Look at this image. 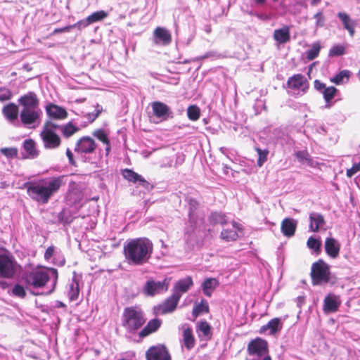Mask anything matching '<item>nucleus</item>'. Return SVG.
<instances>
[{"label": "nucleus", "instance_id": "f257e3e1", "mask_svg": "<svg viewBox=\"0 0 360 360\" xmlns=\"http://www.w3.org/2000/svg\"><path fill=\"white\" fill-rule=\"evenodd\" d=\"M64 176H49L24 184L28 196L34 202L45 205L65 184Z\"/></svg>", "mask_w": 360, "mask_h": 360}, {"label": "nucleus", "instance_id": "f03ea898", "mask_svg": "<svg viewBox=\"0 0 360 360\" xmlns=\"http://www.w3.org/2000/svg\"><path fill=\"white\" fill-rule=\"evenodd\" d=\"M20 122L27 128L35 129L41 122L43 112L39 107V101L35 93L29 91L18 100Z\"/></svg>", "mask_w": 360, "mask_h": 360}, {"label": "nucleus", "instance_id": "7ed1b4c3", "mask_svg": "<svg viewBox=\"0 0 360 360\" xmlns=\"http://www.w3.org/2000/svg\"><path fill=\"white\" fill-rule=\"evenodd\" d=\"M152 242L146 238L127 240L123 252L127 263L132 266H141L148 262L153 252Z\"/></svg>", "mask_w": 360, "mask_h": 360}, {"label": "nucleus", "instance_id": "20e7f679", "mask_svg": "<svg viewBox=\"0 0 360 360\" xmlns=\"http://www.w3.org/2000/svg\"><path fill=\"white\" fill-rule=\"evenodd\" d=\"M50 279H53V288L49 293H51L53 290L58 280V271L56 269H35L25 273L23 276L25 283L27 285L32 286L35 288L44 286Z\"/></svg>", "mask_w": 360, "mask_h": 360}, {"label": "nucleus", "instance_id": "39448f33", "mask_svg": "<svg viewBox=\"0 0 360 360\" xmlns=\"http://www.w3.org/2000/svg\"><path fill=\"white\" fill-rule=\"evenodd\" d=\"M20 269V266L11 252L6 249L0 250V278H13ZM0 287L6 289L8 287L7 282L0 279Z\"/></svg>", "mask_w": 360, "mask_h": 360}, {"label": "nucleus", "instance_id": "423d86ee", "mask_svg": "<svg viewBox=\"0 0 360 360\" xmlns=\"http://www.w3.org/2000/svg\"><path fill=\"white\" fill-rule=\"evenodd\" d=\"M146 321L143 311L138 307H128L123 311L122 325L131 335L136 333L138 330L146 323Z\"/></svg>", "mask_w": 360, "mask_h": 360}, {"label": "nucleus", "instance_id": "0eeeda50", "mask_svg": "<svg viewBox=\"0 0 360 360\" xmlns=\"http://www.w3.org/2000/svg\"><path fill=\"white\" fill-rule=\"evenodd\" d=\"M246 360H271L266 341L256 338L248 345Z\"/></svg>", "mask_w": 360, "mask_h": 360}, {"label": "nucleus", "instance_id": "6e6552de", "mask_svg": "<svg viewBox=\"0 0 360 360\" xmlns=\"http://www.w3.org/2000/svg\"><path fill=\"white\" fill-rule=\"evenodd\" d=\"M57 124L49 122H46L41 132L44 147L46 148H56L60 144V139L56 133Z\"/></svg>", "mask_w": 360, "mask_h": 360}, {"label": "nucleus", "instance_id": "1a4fd4ad", "mask_svg": "<svg viewBox=\"0 0 360 360\" xmlns=\"http://www.w3.org/2000/svg\"><path fill=\"white\" fill-rule=\"evenodd\" d=\"M330 267L322 260H319L312 264L311 279L314 285L326 283L330 280Z\"/></svg>", "mask_w": 360, "mask_h": 360}, {"label": "nucleus", "instance_id": "9d476101", "mask_svg": "<svg viewBox=\"0 0 360 360\" xmlns=\"http://www.w3.org/2000/svg\"><path fill=\"white\" fill-rule=\"evenodd\" d=\"M97 146V143L92 137L84 136L77 140L75 152L83 157L87 154L94 153Z\"/></svg>", "mask_w": 360, "mask_h": 360}, {"label": "nucleus", "instance_id": "9b49d317", "mask_svg": "<svg viewBox=\"0 0 360 360\" xmlns=\"http://www.w3.org/2000/svg\"><path fill=\"white\" fill-rule=\"evenodd\" d=\"M198 207V203L195 200L191 199L189 200V227L186 229V233L193 231L203 223L202 216L197 212Z\"/></svg>", "mask_w": 360, "mask_h": 360}, {"label": "nucleus", "instance_id": "f8f14e48", "mask_svg": "<svg viewBox=\"0 0 360 360\" xmlns=\"http://www.w3.org/2000/svg\"><path fill=\"white\" fill-rule=\"evenodd\" d=\"M287 85L294 94H304L309 87L305 77L301 74L290 77L287 82Z\"/></svg>", "mask_w": 360, "mask_h": 360}, {"label": "nucleus", "instance_id": "ddd939ff", "mask_svg": "<svg viewBox=\"0 0 360 360\" xmlns=\"http://www.w3.org/2000/svg\"><path fill=\"white\" fill-rule=\"evenodd\" d=\"M168 287L169 282L167 279L162 281L149 280L146 283L143 287V292L148 296H154L166 292L168 290Z\"/></svg>", "mask_w": 360, "mask_h": 360}, {"label": "nucleus", "instance_id": "4468645a", "mask_svg": "<svg viewBox=\"0 0 360 360\" xmlns=\"http://www.w3.org/2000/svg\"><path fill=\"white\" fill-rule=\"evenodd\" d=\"M2 114L9 124L15 127L20 125V121L18 120L20 116L18 106L14 103L5 105L2 108Z\"/></svg>", "mask_w": 360, "mask_h": 360}, {"label": "nucleus", "instance_id": "2eb2a0df", "mask_svg": "<svg viewBox=\"0 0 360 360\" xmlns=\"http://www.w3.org/2000/svg\"><path fill=\"white\" fill-rule=\"evenodd\" d=\"M153 116L157 122L165 121L172 117V112L170 108L164 103L155 101L151 103Z\"/></svg>", "mask_w": 360, "mask_h": 360}, {"label": "nucleus", "instance_id": "dca6fc26", "mask_svg": "<svg viewBox=\"0 0 360 360\" xmlns=\"http://www.w3.org/2000/svg\"><path fill=\"white\" fill-rule=\"evenodd\" d=\"M241 229L240 224L236 222L226 224L221 232L220 238L226 242L235 241L238 239V232L241 231Z\"/></svg>", "mask_w": 360, "mask_h": 360}, {"label": "nucleus", "instance_id": "f3484780", "mask_svg": "<svg viewBox=\"0 0 360 360\" xmlns=\"http://www.w3.org/2000/svg\"><path fill=\"white\" fill-rule=\"evenodd\" d=\"M147 360H171L170 354L163 345L150 347L146 352Z\"/></svg>", "mask_w": 360, "mask_h": 360}, {"label": "nucleus", "instance_id": "a211bd4d", "mask_svg": "<svg viewBox=\"0 0 360 360\" xmlns=\"http://www.w3.org/2000/svg\"><path fill=\"white\" fill-rule=\"evenodd\" d=\"M179 300L177 296L172 293L162 304L155 307L154 310L156 314H165L171 313L176 308Z\"/></svg>", "mask_w": 360, "mask_h": 360}, {"label": "nucleus", "instance_id": "6ab92c4d", "mask_svg": "<svg viewBox=\"0 0 360 360\" xmlns=\"http://www.w3.org/2000/svg\"><path fill=\"white\" fill-rule=\"evenodd\" d=\"M123 177L129 181L138 183L139 185L143 186L147 190H150L153 186L150 185L142 176L136 173L130 169H124L122 171Z\"/></svg>", "mask_w": 360, "mask_h": 360}, {"label": "nucleus", "instance_id": "aec40b11", "mask_svg": "<svg viewBox=\"0 0 360 360\" xmlns=\"http://www.w3.org/2000/svg\"><path fill=\"white\" fill-rule=\"evenodd\" d=\"M193 285V282L192 278L191 276H186L175 283L172 293L180 299L182 295L186 293Z\"/></svg>", "mask_w": 360, "mask_h": 360}, {"label": "nucleus", "instance_id": "412c9836", "mask_svg": "<svg viewBox=\"0 0 360 360\" xmlns=\"http://www.w3.org/2000/svg\"><path fill=\"white\" fill-rule=\"evenodd\" d=\"M153 40L156 44L167 46L171 43L172 36L165 27H158L153 32Z\"/></svg>", "mask_w": 360, "mask_h": 360}, {"label": "nucleus", "instance_id": "4be33fe9", "mask_svg": "<svg viewBox=\"0 0 360 360\" xmlns=\"http://www.w3.org/2000/svg\"><path fill=\"white\" fill-rule=\"evenodd\" d=\"M340 305L339 297L334 294H329L323 300V311L326 314L335 312Z\"/></svg>", "mask_w": 360, "mask_h": 360}, {"label": "nucleus", "instance_id": "5701e85b", "mask_svg": "<svg viewBox=\"0 0 360 360\" xmlns=\"http://www.w3.org/2000/svg\"><path fill=\"white\" fill-rule=\"evenodd\" d=\"M309 231L312 232H318L326 224L323 216L318 212H311L309 216Z\"/></svg>", "mask_w": 360, "mask_h": 360}, {"label": "nucleus", "instance_id": "b1692460", "mask_svg": "<svg viewBox=\"0 0 360 360\" xmlns=\"http://www.w3.org/2000/svg\"><path fill=\"white\" fill-rule=\"evenodd\" d=\"M324 248L326 254L331 258H336L339 255L340 244L336 239L331 237L326 238Z\"/></svg>", "mask_w": 360, "mask_h": 360}, {"label": "nucleus", "instance_id": "393cba45", "mask_svg": "<svg viewBox=\"0 0 360 360\" xmlns=\"http://www.w3.org/2000/svg\"><path fill=\"white\" fill-rule=\"evenodd\" d=\"M46 111L47 115L52 119L64 120L68 117V112L65 108L53 103L46 106Z\"/></svg>", "mask_w": 360, "mask_h": 360}, {"label": "nucleus", "instance_id": "a878e982", "mask_svg": "<svg viewBox=\"0 0 360 360\" xmlns=\"http://www.w3.org/2000/svg\"><path fill=\"white\" fill-rule=\"evenodd\" d=\"M182 346L185 347L188 350H191L195 346V340L193 334V330L188 326H183Z\"/></svg>", "mask_w": 360, "mask_h": 360}, {"label": "nucleus", "instance_id": "bb28decb", "mask_svg": "<svg viewBox=\"0 0 360 360\" xmlns=\"http://www.w3.org/2000/svg\"><path fill=\"white\" fill-rule=\"evenodd\" d=\"M274 39L278 44H285L290 40V27L285 25L274 32Z\"/></svg>", "mask_w": 360, "mask_h": 360}, {"label": "nucleus", "instance_id": "cd10ccee", "mask_svg": "<svg viewBox=\"0 0 360 360\" xmlns=\"http://www.w3.org/2000/svg\"><path fill=\"white\" fill-rule=\"evenodd\" d=\"M92 136L105 145V155L108 156L111 150V144L108 138V132L104 129H97L92 132Z\"/></svg>", "mask_w": 360, "mask_h": 360}, {"label": "nucleus", "instance_id": "c85d7f7f", "mask_svg": "<svg viewBox=\"0 0 360 360\" xmlns=\"http://www.w3.org/2000/svg\"><path fill=\"white\" fill-rule=\"evenodd\" d=\"M297 227V221L291 218H286L281 222V232L285 236L291 237L294 236Z\"/></svg>", "mask_w": 360, "mask_h": 360}, {"label": "nucleus", "instance_id": "c756f323", "mask_svg": "<svg viewBox=\"0 0 360 360\" xmlns=\"http://www.w3.org/2000/svg\"><path fill=\"white\" fill-rule=\"evenodd\" d=\"M162 321L158 319H154L148 321L147 325L139 332L140 338H145L157 331L160 327Z\"/></svg>", "mask_w": 360, "mask_h": 360}, {"label": "nucleus", "instance_id": "7c9ffc66", "mask_svg": "<svg viewBox=\"0 0 360 360\" xmlns=\"http://www.w3.org/2000/svg\"><path fill=\"white\" fill-rule=\"evenodd\" d=\"M196 330L198 334V337L201 340H208L212 338L211 326L207 321H200L198 323L196 326Z\"/></svg>", "mask_w": 360, "mask_h": 360}, {"label": "nucleus", "instance_id": "2f4dec72", "mask_svg": "<svg viewBox=\"0 0 360 360\" xmlns=\"http://www.w3.org/2000/svg\"><path fill=\"white\" fill-rule=\"evenodd\" d=\"M57 129H58L65 138H70L75 133L80 130V127L76 124H74L72 122L63 125L57 124Z\"/></svg>", "mask_w": 360, "mask_h": 360}, {"label": "nucleus", "instance_id": "473e14b6", "mask_svg": "<svg viewBox=\"0 0 360 360\" xmlns=\"http://www.w3.org/2000/svg\"><path fill=\"white\" fill-rule=\"evenodd\" d=\"M219 285V281L214 278L205 279L201 285L202 292L207 297H211L212 292Z\"/></svg>", "mask_w": 360, "mask_h": 360}, {"label": "nucleus", "instance_id": "72a5a7b5", "mask_svg": "<svg viewBox=\"0 0 360 360\" xmlns=\"http://www.w3.org/2000/svg\"><path fill=\"white\" fill-rule=\"evenodd\" d=\"M79 295V281L75 276L69 284L68 290V296L70 301H75L78 299Z\"/></svg>", "mask_w": 360, "mask_h": 360}, {"label": "nucleus", "instance_id": "f704fd0d", "mask_svg": "<svg viewBox=\"0 0 360 360\" xmlns=\"http://www.w3.org/2000/svg\"><path fill=\"white\" fill-rule=\"evenodd\" d=\"M282 328V323L279 318H274L270 320L267 324L263 326L261 328L262 331L269 330L270 335H274L278 331L281 330Z\"/></svg>", "mask_w": 360, "mask_h": 360}, {"label": "nucleus", "instance_id": "c9c22d12", "mask_svg": "<svg viewBox=\"0 0 360 360\" xmlns=\"http://www.w3.org/2000/svg\"><path fill=\"white\" fill-rule=\"evenodd\" d=\"M23 149L26 153L25 158H34L38 155L36 143L32 139H26L23 142Z\"/></svg>", "mask_w": 360, "mask_h": 360}, {"label": "nucleus", "instance_id": "e433bc0d", "mask_svg": "<svg viewBox=\"0 0 360 360\" xmlns=\"http://www.w3.org/2000/svg\"><path fill=\"white\" fill-rule=\"evenodd\" d=\"M336 92L337 89L334 86L327 87V89L323 91L322 94L326 103V108H329L332 106L333 103L331 101L335 97Z\"/></svg>", "mask_w": 360, "mask_h": 360}, {"label": "nucleus", "instance_id": "4c0bfd02", "mask_svg": "<svg viewBox=\"0 0 360 360\" xmlns=\"http://www.w3.org/2000/svg\"><path fill=\"white\" fill-rule=\"evenodd\" d=\"M349 77L350 72L349 70H345L340 72L335 77H333L331 79V82L336 84H343L345 82L348 81Z\"/></svg>", "mask_w": 360, "mask_h": 360}, {"label": "nucleus", "instance_id": "58836bf2", "mask_svg": "<svg viewBox=\"0 0 360 360\" xmlns=\"http://www.w3.org/2000/svg\"><path fill=\"white\" fill-rule=\"evenodd\" d=\"M321 50V46L319 42L314 43L311 47L305 52L306 58L308 60H312L318 57Z\"/></svg>", "mask_w": 360, "mask_h": 360}, {"label": "nucleus", "instance_id": "ea45409f", "mask_svg": "<svg viewBox=\"0 0 360 360\" xmlns=\"http://www.w3.org/2000/svg\"><path fill=\"white\" fill-rule=\"evenodd\" d=\"M209 307L206 301L202 300L201 302L195 305L193 309V316L195 317L198 316L202 312H208Z\"/></svg>", "mask_w": 360, "mask_h": 360}, {"label": "nucleus", "instance_id": "a19ab883", "mask_svg": "<svg viewBox=\"0 0 360 360\" xmlns=\"http://www.w3.org/2000/svg\"><path fill=\"white\" fill-rule=\"evenodd\" d=\"M255 150L257 153L258 155V159H257V165L259 167H262L265 162L267 160V156L269 155V150L267 149H261L259 147H255Z\"/></svg>", "mask_w": 360, "mask_h": 360}, {"label": "nucleus", "instance_id": "79ce46f5", "mask_svg": "<svg viewBox=\"0 0 360 360\" xmlns=\"http://www.w3.org/2000/svg\"><path fill=\"white\" fill-rule=\"evenodd\" d=\"M108 13L104 11H98L88 16L91 24L103 20L108 16Z\"/></svg>", "mask_w": 360, "mask_h": 360}, {"label": "nucleus", "instance_id": "37998d69", "mask_svg": "<svg viewBox=\"0 0 360 360\" xmlns=\"http://www.w3.org/2000/svg\"><path fill=\"white\" fill-rule=\"evenodd\" d=\"M200 115V108L196 105H191L187 109V115L189 120L195 121L199 119Z\"/></svg>", "mask_w": 360, "mask_h": 360}, {"label": "nucleus", "instance_id": "c03bdc74", "mask_svg": "<svg viewBox=\"0 0 360 360\" xmlns=\"http://www.w3.org/2000/svg\"><path fill=\"white\" fill-rule=\"evenodd\" d=\"M211 221L214 224H221L226 226L227 224L226 217L221 212H214L210 216Z\"/></svg>", "mask_w": 360, "mask_h": 360}, {"label": "nucleus", "instance_id": "a18cd8bd", "mask_svg": "<svg viewBox=\"0 0 360 360\" xmlns=\"http://www.w3.org/2000/svg\"><path fill=\"white\" fill-rule=\"evenodd\" d=\"M337 15L343 24L345 29L356 22L355 20L351 19L349 15L346 13L339 12Z\"/></svg>", "mask_w": 360, "mask_h": 360}, {"label": "nucleus", "instance_id": "49530a36", "mask_svg": "<svg viewBox=\"0 0 360 360\" xmlns=\"http://www.w3.org/2000/svg\"><path fill=\"white\" fill-rule=\"evenodd\" d=\"M13 96L12 91L7 87H0V101L4 102L11 100Z\"/></svg>", "mask_w": 360, "mask_h": 360}, {"label": "nucleus", "instance_id": "de8ad7c7", "mask_svg": "<svg viewBox=\"0 0 360 360\" xmlns=\"http://www.w3.org/2000/svg\"><path fill=\"white\" fill-rule=\"evenodd\" d=\"M307 246L315 252H319L321 248V241L311 236L307 240Z\"/></svg>", "mask_w": 360, "mask_h": 360}, {"label": "nucleus", "instance_id": "09e8293b", "mask_svg": "<svg viewBox=\"0 0 360 360\" xmlns=\"http://www.w3.org/2000/svg\"><path fill=\"white\" fill-rule=\"evenodd\" d=\"M102 108L96 109L94 112L86 113L84 117L88 120L87 122L81 124V127H86L89 123L93 122L99 115Z\"/></svg>", "mask_w": 360, "mask_h": 360}, {"label": "nucleus", "instance_id": "8fccbe9b", "mask_svg": "<svg viewBox=\"0 0 360 360\" xmlns=\"http://www.w3.org/2000/svg\"><path fill=\"white\" fill-rule=\"evenodd\" d=\"M51 262L54 264L60 266H62L65 264V257H64L63 255L62 254V252L60 251V249L58 248L55 256H53V257L51 259Z\"/></svg>", "mask_w": 360, "mask_h": 360}, {"label": "nucleus", "instance_id": "3c124183", "mask_svg": "<svg viewBox=\"0 0 360 360\" xmlns=\"http://www.w3.org/2000/svg\"><path fill=\"white\" fill-rule=\"evenodd\" d=\"M314 18L316 20L315 27L316 29L323 27L326 21V18L322 11L317 12L314 15Z\"/></svg>", "mask_w": 360, "mask_h": 360}, {"label": "nucleus", "instance_id": "603ef678", "mask_svg": "<svg viewBox=\"0 0 360 360\" xmlns=\"http://www.w3.org/2000/svg\"><path fill=\"white\" fill-rule=\"evenodd\" d=\"M12 294L14 296L23 298L26 295V292L23 286L19 284H15L12 289Z\"/></svg>", "mask_w": 360, "mask_h": 360}, {"label": "nucleus", "instance_id": "864d4df0", "mask_svg": "<svg viewBox=\"0 0 360 360\" xmlns=\"http://www.w3.org/2000/svg\"><path fill=\"white\" fill-rule=\"evenodd\" d=\"M344 53L345 48L343 46L340 44L333 46L329 51L330 56H339L343 55Z\"/></svg>", "mask_w": 360, "mask_h": 360}, {"label": "nucleus", "instance_id": "5fc2aeb1", "mask_svg": "<svg viewBox=\"0 0 360 360\" xmlns=\"http://www.w3.org/2000/svg\"><path fill=\"white\" fill-rule=\"evenodd\" d=\"M89 25H91V22L89 20V18H86L85 19L81 20L76 22L74 25H71V27L72 28H77L78 30H81L86 27H88Z\"/></svg>", "mask_w": 360, "mask_h": 360}, {"label": "nucleus", "instance_id": "6e6d98bb", "mask_svg": "<svg viewBox=\"0 0 360 360\" xmlns=\"http://www.w3.org/2000/svg\"><path fill=\"white\" fill-rule=\"evenodd\" d=\"M1 153L8 158H13L17 155L18 150L15 148H3Z\"/></svg>", "mask_w": 360, "mask_h": 360}, {"label": "nucleus", "instance_id": "4d7b16f0", "mask_svg": "<svg viewBox=\"0 0 360 360\" xmlns=\"http://www.w3.org/2000/svg\"><path fill=\"white\" fill-rule=\"evenodd\" d=\"M296 158L301 162H308L309 160V155L306 150H299L295 153Z\"/></svg>", "mask_w": 360, "mask_h": 360}, {"label": "nucleus", "instance_id": "13d9d810", "mask_svg": "<svg viewBox=\"0 0 360 360\" xmlns=\"http://www.w3.org/2000/svg\"><path fill=\"white\" fill-rule=\"evenodd\" d=\"M57 250L58 248H55L54 246L49 247L44 253V259L46 261L51 260L53 256H55Z\"/></svg>", "mask_w": 360, "mask_h": 360}, {"label": "nucleus", "instance_id": "bf43d9fd", "mask_svg": "<svg viewBox=\"0 0 360 360\" xmlns=\"http://www.w3.org/2000/svg\"><path fill=\"white\" fill-rule=\"evenodd\" d=\"M358 172H360V162L354 163L350 169L347 170V176L350 178Z\"/></svg>", "mask_w": 360, "mask_h": 360}, {"label": "nucleus", "instance_id": "052dcab7", "mask_svg": "<svg viewBox=\"0 0 360 360\" xmlns=\"http://www.w3.org/2000/svg\"><path fill=\"white\" fill-rule=\"evenodd\" d=\"M71 29H72L71 25H68V26H65V27H63L61 28H56L53 31L52 35L56 34L58 33H61V32H68L70 31Z\"/></svg>", "mask_w": 360, "mask_h": 360}, {"label": "nucleus", "instance_id": "680f3d73", "mask_svg": "<svg viewBox=\"0 0 360 360\" xmlns=\"http://www.w3.org/2000/svg\"><path fill=\"white\" fill-rule=\"evenodd\" d=\"M314 87L316 90L321 91V93H323V91L327 89V87H326L325 84L321 82L319 80H315Z\"/></svg>", "mask_w": 360, "mask_h": 360}, {"label": "nucleus", "instance_id": "e2e57ef3", "mask_svg": "<svg viewBox=\"0 0 360 360\" xmlns=\"http://www.w3.org/2000/svg\"><path fill=\"white\" fill-rule=\"evenodd\" d=\"M66 155H67V156L68 158L69 162L71 165H75V161H74V159H73V154H72V153L71 152V150L69 148H68L66 150Z\"/></svg>", "mask_w": 360, "mask_h": 360}, {"label": "nucleus", "instance_id": "0e129e2a", "mask_svg": "<svg viewBox=\"0 0 360 360\" xmlns=\"http://www.w3.org/2000/svg\"><path fill=\"white\" fill-rule=\"evenodd\" d=\"M355 26H356V22H354V24H352V25H349V27H347V28H345V30H347L349 34V35L352 37H354V33H355Z\"/></svg>", "mask_w": 360, "mask_h": 360}, {"label": "nucleus", "instance_id": "69168bd1", "mask_svg": "<svg viewBox=\"0 0 360 360\" xmlns=\"http://www.w3.org/2000/svg\"><path fill=\"white\" fill-rule=\"evenodd\" d=\"M250 1L255 6H263L266 4V0H250Z\"/></svg>", "mask_w": 360, "mask_h": 360}, {"label": "nucleus", "instance_id": "338daca9", "mask_svg": "<svg viewBox=\"0 0 360 360\" xmlns=\"http://www.w3.org/2000/svg\"><path fill=\"white\" fill-rule=\"evenodd\" d=\"M56 307H65V304L60 302V301H57L56 303Z\"/></svg>", "mask_w": 360, "mask_h": 360}, {"label": "nucleus", "instance_id": "774afa93", "mask_svg": "<svg viewBox=\"0 0 360 360\" xmlns=\"http://www.w3.org/2000/svg\"><path fill=\"white\" fill-rule=\"evenodd\" d=\"M220 151H221L223 154H224V155H227L228 149H227L226 148H224V147H221V148H220Z\"/></svg>", "mask_w": 360, "mask_h": 360}]
</instances>
